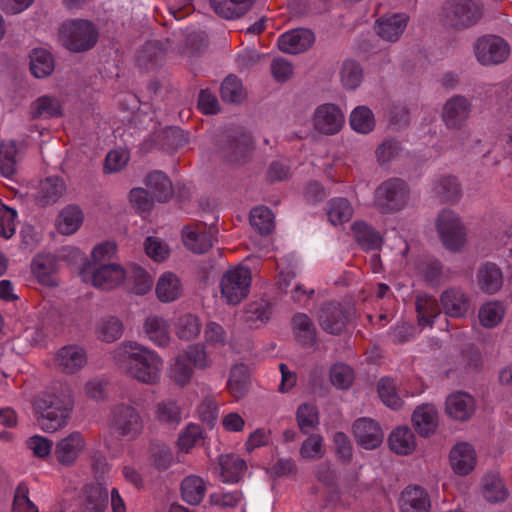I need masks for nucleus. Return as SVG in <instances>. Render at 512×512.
<instances>
[{
    "label": "nucleus",
    "mask_w": 512,
    "mask_h": 512,
    "mask_svg": "<svg viewBox=\"0 0 512 512\" xmlns=\"http://www.w3.org/2000/svg\"><path fill=\"white\" fill-rule=\"evenodd\" d=\"M114 359L137 381L154 385L160 381L163 360L160 355L137 342H122L114 351Z\"/></svg>",
    "instance_id": "1"
},
{
    "label": "nucleus",
    "mask_w": 512,
    "mask_h": 512,
    "mask_svg": "<svg viewBox=\"0 0 512 512\" xmlns=\"http://www.w3.org/2000/svg\"><path fill=\"white\" fill-rule=\"evenodd\" d=\"M73 405L72 392L67 385L39 394L33 402L39 427L48 433L64 428L68 423Z\"/></svg>",
    "instance_id": "2"
},
{
    "label": "nucleus",
    "mask_w": 512,
    "mask_h": 512,
    "mask_svg": "<svg viewBox=\"0 0 512 512\" xmlns=\"http://www.w3.org/2000/svg\"><path fill=\"white\" fill-rule=\"evenodd\" d=\"M99 37L94 23L85 19L70 20L62 24L60 39L63 45L72 52H84L92 49Z\"/></svg>",
    "instance_id": "3"
},
{
    "label": "nucleus",
    "mask_w": 512,
    "mask_h": 512,
    "mask_svg": "<svg viewBox=\"0 0 512 512\" xmlns=\"http://www.w3.org/2000/svg\"><path fill=\"white\" fill-rule=\"evenodd\" d=\"M409 198L407 183L400 178H390L376 188L374 205L382 213H395L407 206Z\"/></svg>",
    "instance_id": "4"
},
{
    "label": "nucleus",
    "mask_w": 512,
    "mask_h": 512,
    "mask_svg": "<svg viewBox=\"0 0 512 512\" xmlns=\"http://www.w3.org/2000/svg\"><path fill=\"white\" fill-rule=\"evenodd\" d=\"M109 427L117 435L135 440L140 437L145 428L141 413L132 405L118 404L110 413Z\"/></svg>",
    "instance_id": "5"
},
{
    "label": "nucleus",
    "mask_w": 512,
    "mask_h": 512,
    "mask_svg": "<svg viewBox=\"0 0 512 512\" xmlns=\"http://www.w3.org/2000/svg\"><path fill=\"white\" fill-rule=\"evenodd\" d=\"M251 271L247 267H236L225 272L220 281L222 298L229 305H237L250 291Z\"/></svg>",
    "instance_id": "6"
},
{
    "label": "nucleus",
    "mask_w": 512,
    "mask_h": 512,
    "mask_svg": "<svg viewBox=\"0 0 512 512\" xmlns=\"http://www.w3.org/2000/svg\"><path fill=\"white\" fill-rule=\"evenodd\" d=\"M482 17V5L478 0H453L444 7L445 23L454 28L474 25Z\"/></svg>",
    "instance_id": "7"
},
{
    "label": "nucleus",
    "mask_w": 512,
    "mask_h": 512,
    "mask_svg": "<svg viewBox=\"0 0 512 512\" xmlns=\"http://www.w3.org/2000/svg\"><path fill=\"white\" fill-rule=\"evenodd\" d=\"M80 275L84 282L103 290L118 287L127 277L126 271L116 263L99 265L97 268L88 265L81 270Z\"/></svg>",
    "instance_id": "8"
},
{
    "label": "nucleus",
    "mask_w": 512,
    "mask_h": 512,
    "mask_svg": "<svg viewBox=\"0 0 512 512\" xmlns=\"http://www.w3.org/2000/svg\"><path fill=\"white\" fill-rule=\"evenodd\" d=\"M436 228L443 245L448 250L458 251L465 244V227L455 212L443 210L437 218Z\"/></svg>",
    "instance_id": "9"
},
{
    "label": "nucleus",
    "mask_w": 512,
    "mask_h": 512,
    "mask_svg": "<svg viewBox=\"0 0 512 512\" xmlns=\"http://www.w3.org/2000/svg\"><path fill=\"white\" fill-rule=\"evenodd\" d=\"M477 60L482 65H493L504 62L510 52L507 42L499 36H484L474 46Z\"/></svg>",
    "instance_id": "10"
},
{
    "label": "nucleus",
    "mask_w": 512,
    "mask_h": 512,
    "mask_svg": "<svg viewBox=\"0 0 512 512\" xmlns=\"http://www.w3.org/2000/svg\"><path fill=\"white\" fill-rule=\"evenodd\" d=\"M314 129L324 135H334L340 132L345 123V115L339 106L333 103L319 105L313 114Z\"/></svg>",
    "instance_id": "11"
},
{
    "label": "nucleus",
    "mask_w": 512,
    "mask_h": 512,
    "mask_svg": "<svg viewBox=\"0 0 512 512\" xmlns=\"http://www.w3.org/2000/svg\"><path fill=\"white\" fill-rule=\"evenodd\" d=\"M471 102L464 96L449 98L442 109V120L448 129H461L470 117Z\"/></svg>",
    "instance_id": "12"
},
{
    "label": "nucleus",
    "mask_w": 512,
    "mask_h": 512,
    "mask_svg": "<svg viewBox=\"0 0 512 512\" xmlns=\"http://www.w3.org/2000/svg\"><path fill=\"white\" fill-rule=\"evenodd\" d=\"M440 303L448 317L463 318L470 310L471 298L461 287H450L441 293Z\"/></svg>",
    "instance_id": "13"
},
{
    "label": "nucleus",
    "mask_w": 512,
    "mask_h": 512,
    "mask_svg": "<svg viewBox=\"0 0 512 512\" xmlns=\"http://www.w3.org/2000/svg\"><path fill=\"white\" fill-rule=\"evenodd\" d=\"M183 243L194 253L207 252L213 245L214 234L211 228L207 229L203 223L188 225L183 229Z\"/></svg>",
    "instance_id": "14"
},
{
    "label": "nucleus",
    "mask_w": 512,
    "mask_h": 512,
    "mask_svg": "<svg viewBox=\"0 0 512 512\" xmlns=\"http://www.w3.org/2000/svg\"><path fill=\"white\" fill-rule=\"evenodd\" d=\"M357 443L367 450L376 449L383 441L384 434L377 422L369 418H360L353 425Z\"/></svg>",
    "instance_id": "15"
},
{
    "label": "nucleus",
    "mask_w": 512,
    "mask_h": 512,
    "mask_svg": "<svg viewBox=\"0 0 512 512\" xmlns=\"http://www.w3.org/2000/svg\"><path fill=\"white\" fill-rule=\"evenodd\" d=\"M86 446L84 437L80 432H72L67 437L58 441L55 447V457L64 466H71Z\"/></svg>",
    "instance_id": "16"
},
{
    "label": "nucleus",
    "mask_w": 512,
    "mask_h": 512,
    "mask_svg": "<svg viewBox=\"0 0 512 512\" xmlns=\"http://www.w3.org/2000/svg\"><path fill=\"white\" fill-rule=\"evenodd\" d=\"M314 34L308 29H294L283 33L277 40L278 48L287 54H299L314 43Z\"/></svg>",
    "instance_id": "17"
},
{
    "label": "nucleus",
    "mask_w": 512,
    "mask_h": 512,
    "mask_svg": "<svg viewBox=\"0 0 512 512\" xmlns=\"http://www.w3.org/2000/svg\"><path fill=\"white\" fill-rule=\"evenodd\" d=\"M347 321V313L338 303L325 304L319 311V325L329 334H340L344 330Z\"/></svg>",
    "instance_id": "18"
},
{
    "label": "nucleus",
    "mask_w": 512,
    "mask_h": 512,
    "mask_svg": "<svg viewBox=\"0 0 512 512\" xmlns=\"http://www.w3.org/2000/svg\"><path fill=\"white\" fill-rule=\"evenodd\" d=\"M55 363L65 374H74L87 363L86 351L78 345H66L56 354Z\"/></svg>",
    "instance_id": "19"
},
{
    "label": "nucleus",
    "mask_w": 512,
    "mask_h": 512,
    "mask_svg": "<svg viewBox=\"0 0 512 512\" xmlns=\"http://www.w3.org/2000/svg\"><path fill=\"white\" fill-rule=\"evenodd\" d=\"M475 407L474 398L464 392L450 394L445 402L446 414L450 418L461 422H465L472 417Z\"/></svg>",
    "instance_id": "20"
},
{
    "label": "nucleus",
    "mask_w": 512,
    "mask_h": 512,
    "mask_svg": "<svg viewBox=\"0 0 512 512\" xmlns=\"http://www.w3.org/2000/svg\"><path fill=\"white\" fill-rule=\"evenodd\" d=\"M109 494L106 487L99 483L87 484L83 488L81 511L105 512L108 507Z\"/></svg>",
    "instance_id": "21"
},
{
    "label": "nucleus",
    "mask_w": 512,
    "mask_h": 512,
    "mask_svg": "<svg viewBox=\"0 0 512 512\" xmlns=\"http://www.w3.org/2000/svg\"><path fill=\"white\" fill-rule=\"evenodd\" d=\"M450 464L456 474L468 475L476 465L474 448L465 442L456 444L450 451Z\"/></svg>",
    "instance_id": "22"
},
{
    "label": "nucleus",
    "mask_w": 512,
    "mask_h": 512,
    "mask_svg": "<svg viewBox=\"0 0 512 512\" xmlns=\"http://www.w3.org/2000/svg\"><path fill=\"white\" fill-rule=\"evenodd\" d=\"M146 337L156 346L166 347L171 340L170 325L166 319L158 315H149L143 323Z\"/></svg>",
    "instance_id": "23"
},
{
    "label": "nucleus",
    "mask_w": 512,
    "mask_h": 512,
    "mask_svg": "<svg viewBox=\"0 0 512 512\" xmlns=\"http://www.w3.org/2000/svg\"><path fill=\"white\" fill-rule=\"evenodd\" d=\"M415 308L418 325L423 328L432 327L436 318L441 314V308L437 299L425 293L417 294Z\"/></svg>",
    "instance_id": "24"
},
{
    "label": "nucleus",
    "mask_w": 512,
    "mask_h": 512,
    "mask_svg": "<svg viewBox=\"0 0 512 512\" xmlns=\"http://www.w3.org/2000/svg\"><path fill=\"white\" fill-rule=\"evenodd\" d=\"M412 422L416 431L423 437L433 434L438 426V412L432 404L418 406L412 415Z\"/></svg>",
    "instance_id": "25"
},
{
    "label": "nucleus",
    "mask_w": 512,
    "mask_h": 512,
    "mask_svg": "<svg viewBox=\"0 0 512 512\" xmlns=\"http://www.w3.org/2000/svg\"><path fill=\"white\" fill-rule=\"evenodd\" d=\"M219 477L224 483H237L244 475L246 462L236 454H224L218 457Z\"/></svg>",
    "instance_id": "26"
},
{
    "label": "nucleus",
    "mask_w": 512,
    "mask_h": 512,
    "mask_svg": "<svg viewBox=\"0 0 512 512\" xmlns=\"http://www.w3.org/2000/svg\"><path fill=\"white\" fill-rule=\"evenodd\" d=\"M431 507L427 492L419 486H408L402 493L401 512H429Z\"/></svg>",
    "instance_id": "27"
},
{
    "label": "nucleus",
    "mask_w": 512,
    "mask_h": 512,
    "mask_svg": "<svg viewBox=\"0 0 512 512\" xmlns=\"http://www.w3.org/2000/svg\"><path fill=\"white\" fill-rule=\"evenodd\" d=\"M481 494L490 503L505 501L509 496L508 488L498 473H487L481 480Z\"/></svg>",
    "instance_id": "28"
},
{
    "label": "nucleus",
    "mask_w": 512,
    "mask_h": 512,
    "mask_svg": "<svg viewBox=\"0 0 512 512\" xmlns=\"http://www.w3.org/2000/svg\"><path fill=\"white\" fill-rule=\"evenodd\" d=\"M65 191L66 185L62 178L47 177L39 184L36 201L41 206L53 204L63 196Z\"/></svg>",
    "instance_id": "29"
},
{
    "label": "nucleus",
    "mask_w": 512,
    "mask_h": 512,
    "mask_svg": "<svg viewBox=\"0 0 512 512\" xmlns=\"http://www.w3.org/2000/svg\"><path fill=\"white\" fill-rule=\"evenodd\" d=\"M407 21L408 17L405 14L384 16L377 21V33L384 40L390 42L397 41L404 32Z\"/></svg>",
    "instance_id": "30"
},
{
    "label": "nucleus",
    "mask_w": 512,
    "mask_h": 512,
    "mask_svg": "<svg viewBox=\"0 0 512 512\" xmlns=\"http://www.w3.org/2000/svg\"><path fill=\"white\" fill-rule=\"evenodd\" d=\"M253 150L252 138L249 134L241 133L229 140L223 147V155L227 161L238 163L245 160Z\"/></svg>",
    "instance_id": "31"
},
{
    "label": "nucleus",
    "mask_w": 512,
    "mask_h": 512,
    "mask_svg": "<svg viewBox=\"0 0 512 512\" xmlns=\"http://www.w3.org/2000/svg\"><path fill=\"white\" fill-rule=\"evenodd\" d=\"M254 0H210L214 12L225 19H236L245 15Z\"/></svg>",
    "instance_id": "32"
},
{
    "label": "nucleus",
    "mask_w": 512,
    "mask_h": 512,
    "mask_svg": "<svg viewBox=\"0 0 512 512\" xmlns=\"http://www.w3.org/2000/svg\"><path fill=\"white\" fill-rule=\"evenodd\" d=\"M390 449L398 455H409L416 449V437L408 427L395 428L388 439Z\"/></svg>",
    "instance_id": "33"
},
{
    "label": "nucleus",
    "mask_w": 512,
    "mask_h": 512,
    "mask_svg": "<svg viewBox=\"0 0 512 512\" xmlns=\"http://www.w3.org/2000/svg\"><path fill=\"white\" fill-rule=\"evenodd\" d=\"M477 282L483 292L494 294L502 287V272L496 264L485 263L478 270Z\"/></svg>",
    "instance_id": "34"
},
{
    "label": "nucleus",
    "mask_w": 512,
    "mask_h": 512,
    "mask_svg": "<svg viewBox=\"0 0 512 512\" xmlns=\"http://www.w3.org/2000/svg\"><path fill=\"white\" fill-rule=\"evenodd\" d=\"M145 185L150 192L151 198L165 202L173 194L172 183L169 178L161 171H154L145 178Z\"/></svg>",
    "instance_id": "35"
},
{
    "label": "nucleus",
    "mask_w": 512,
    "mask_h": 512,
    "mask_svg": "<svg viewBox=\"0 0 512 512\" xmlns=\"http://www.w3.org/2000/svg\"><path fill=\"white\" fill-rule=\"evenodd\" d=\"M181 294L182 284L174 273L166 272L159 278L156 285V295L161 302H173L177 300Z\"/></svg>",
    "instance_id": "36"
},
{
    "label": "nucleus",
    "mask_w": 512,
    "mask_h": 512,
    "mask_svg": "<svg viewBox=\"0 0 512 512\" xmlns=\"http://www.w3.org/2000/svg\"><path fill=\"white\" fill-rule=\"evenodd\" d=\"M206 490V482L198 475H189L181 482L182 499L190 505H198L203 500Z\"/></svg>",
    "instance_id": "37"
},
{
    "label": "nucleus",
    "mask_w": 512,
    "mask_h": 512,
    "mask_svg": "<svg viewBox=\"0 0 512 512\" xmlns=\"http://www.w3.org/2000/svg\"><path fill=\"white\" fill-rule=\"evenodd\" d=\"M83 212L76 205H68L59 214L57 228L63 235L74 234L83 223Z\"/></svg>",
    "instance_id": "38"
},
{
    "label": "nucleus",
    "mask_w": 512,
    "mask_h": 512,
    "mask_svg": "<svg viewBox=\"0 0 512 512\" xmlns=\"http://www.w3.org/2000/svg\"><path fill=\"white\" fill-rule=\"evenodd\" d=\"M293 333L297 341L303 345H313L316 341V328L310 317L298 313L292 318Z\"/></svg>",
    "instance_id": "39"
},
{
    "label": "nucleus",
    "mask_w": 512,
    "mask_h": 512,
    "mask_svg": "<svg viewBox=\"0 0 512 512\" xmlns=\"http://www.w3.org/2000/svg\"><path fill=\"white\" fill-rule=\"evenodd\" d=\"M351 229L356 241L363 249L376 250L381 246V236L365 222L356 221L352 224Z\"/></svg>",
    "instance_id": "40"
},
{
    "label": "nucleus",
    "mask_w": 512,
    "mask_h": 512,
    "mask_svg": "<svg viewBox=\"0 0 512 512\" xmlns=\"http://www.w3.org/2000/svg\"><path fill=\"white\" fill-rule=\"evenodd\" d=\"M123 323L115 316L100 319L95 327V334L101 341L111 343L118 340L123 334Z\"/></svg>",
    "instance_id": "41"
},
{
    "label": "nucleus",
    "mask_w": 512,
    "mask_h": 512,
    "mask_svg": "<svg viewBox=\"0 0 512 512\" xmlns=\"http://www.w3.org/2000/svg\"><path fill=\"white\" fill-rule=\"evenodd\" d=\"M54 59L45 49H34L30 55V70L36 78H45L54 71Z\"/></svg>",
    "instance_id": "42"
},
{
    "label": "nucleus",
    "mask_w": 512,
    "mask_h": 512,
    "mask_svg": "<svg viewBox=\"0 0 512 512\" xmlns=\"http://www.w3.org/2000/svg\"><path fill=\"white\" fill-rule=\"evenodd\" d=\"M248 379L249 369L245 364H236L231 368L227 389L235 399H240L244 396L247 390Z\"/></svg>",
    "instance_id": "43"
},
{
    "label": "nucleus",
    "mask_w": 512,
    "mask_h": 512,
    "mask_svg": "<svg viewBox=\"0 0 512 512\" xmlns=\"http://www.w3.org/2000/svg\"><path fill=\"white\" fill-rule=\"evenodd\" d=\"M505 308L499 301H488L478 311L480 324L485 328L497 327L503 320Z\"/></svg>",
    "instance_id": "44"
},
{
    "label": "nucleus",
    "mask_w": 512,
    "mask_h": 512,
    "mask_svg": "<svg viewBox=\"0 0 512 512\" xmlns=\"http://www.w3.org/2000/svg\"><path fill=\"white\" fill-rule=\"evenodd\" d=\"M354 213L350 202L345 198H334L327 207L328 219L332 225H341L350 221Z\"/></svg>",
    "instance_id": "45"
},
{
    "label": "nucleus",
    "mask_w": 512,
    "mask_h": 512,
    "mask_svg": "<svg viewBox=\"0 0 512 512\" xmlns=\"http://www.w3.org/2000/svg\"><path fill=\"white\" fill-rule=\"evenodd\" d=\"M33 118H52L61 115V105L57 98L42 96L36 99L31 106Z\"/></svg>",
    "instance_id": "46"
},
{
    "label": "nucleus",
    "mask_w": 512,
    "mask_h": 512,
    "mask_svg": "<svg viewBox=\"0 0 512 512\" xmlns=\"http://www.w3.org/2000/svg\"><path fill=\"white\" fill-rule=\"evenodd\" d=\"M200 332V320L197 316L192 314L180 316L175 324V333L177 337L184 341H190L197 338Z\"/></svg>",
    "instance_id": "47"
},
{
    "label": "nucleus",
    "mask_w": 512,
    "mask_h": 512,
    "mask_svg": "<svg viewBox=\"0 0 512 512\" xmlns=\"http://www.w3.org/2000/svg\"><path fill=\"white\" fill-rule=\"evenodd\" d=\"M340 80L347 90H354L359 87L363 80V70L360 64L352 59L345 60L340 69Z\"/></svg>",
    "instance_id": "48"
},
{
    "label": "nucleus",
    "mask_w": 512,
    "mask_h": 512,
    "mask_svg": "<svg viewBox=\"0 0 512 512\" xmlns=\"http://www.w3.org/2000/svg\"><path fill=\"white\" fill-rule=\"evenodd\" d=\"M434 192L443 202H455L461 196L460 184L452 176L441 177L434 185Z\"/></svg>",
    "instance_id": "49"
},
{
    "label": "nucleus",
    "mask_w": 512,
    "mask_h": 512,
    "mask_svg": "<svg viewBox=\"0 0 512 512\" xmlns=\"http://www.w3.org/2000/svg\"><path fill=\"white\" fill-rule=\"evenodd\" d=\"M351 128L362 134L371 132L375 127L373 112L366 106L356 107L350 115Z\"/></svg>",
    "instance_id": "50"
},
{
    "label": "nucleus",
    "mask_w": 512,
    "mask_h": 512,
    "mask_svg": "<svg viewBox=\"0 0 512 512\" xmlns=\"http://www.w3.org/2000/svg\"><path fill=\"white\" fill-rule=\"evenodd\" d=\"M220 93L223 101L229 103H240L246 97L242 82L235 75H229L223 80Z\"/></svg>",
    "instance_id": "51"
},
{
    "label": "nucleus",
    "mask_w": 512,
    "mask_h": 512,
    "mask_svg": "<svg viewBox=\"0 0 512 512\" xmlns=\"http://www.w3.org/2000/svg\"><path fill=\"white\" fill-rule=\"evenodd\" d=\"M193 368L186 361L183 355L175 357L174 362L169 368V377L177 385L183 387L187 385L192 378Z\"/></svg>",
    "instance_id": "52"
},
{
    "label": "nucleus",
    "mask_w": 512,
    "mask_h": 512,
    "mask_svg": "<svg viewBox=\"0 0 512 512\" xmlns=\"http://www.w3.org/2000/svg\"><path fill=\"white\" fill-rule=\"evenodd\" d=\"M250 223L260 234H269L274 227V215L267 207H256L250 213Z\"/></svg>",
    "instance_id": "53"
},
{
    "label": "nucleus",
    "mask_w": 512,
    "mask_h": 512,
    "mask_svg": "<svg viewBox=\"0 0 512 512\" xmlns=\"http://www.w3.org/2000/svg\"><path fill=\"white\" fill-rule=\"evenodd\" d=\"M297 423L302 433L308 434L319 424L317 409L311 404H302L299 406L296 414Z\"/></svg>",
    "instance_id": "54"
},
{
    "label": "nucleus",
    "mask_w": 512,
    "mask_h": 512,
    "mask_svg": "<svg viewBox=\"0 0 512 512\" xmlns=\"http://www.w3.org/2000/svg\"><path fill=\"white\" fill-rule=\"evenodd\" d=\"M378 394L382 402L392 408L399 409L402 399L396 392L395 382L390 378H382L378 383Z\"/></svg>",
    "instance_id": "55"
},
{
    "label": "nucleus",
    "mask_w": 512,
    "mask_h": 512,
    "mask_svg": "<svg viewBox=\"0 0 512 512\" xmlns=\"http://www.w3.org/2000/svg\"><path fill=\"white\" fill-rule=\"evenodd\" d=\"M188 363H191L194 368L199 370H205L212 364L209 358L206 348L202 344L189 345L184 354H182Z\"/></svg>",
    "instance_id": "56"
},
{
    "label": "nucleus",
    "mask_w": 512,
    "mask_h": 512,
    "mask_svg": "<svg viewBox=\"0 0 512 512\" xmlns=\"http://www.w3.org/2000/svg\"><path fill=\"white\" fill-rule=\"evenodd\" d=\"M17 149L14 142L2 143L0 145V172L6 176H11L16 171Z\"/></svg>",
    "instance_id": "57"
},
{
    "label": "nucleus",
    "mask_w": 512,
    "mask_h": 512,
    "mask_svg": "<svg viewBox=\"0 0 512 512\" xmlns=\"http://www.w3.org/2000/svg\"><path fill=\"white\" fill-rule=\"evenodd\" d=\"M332 384L339 389H348L354 380V373L350 366L339 363L330 370Z\"/></svg>",
    "instance_id": "58"
},
{
    "label": "nucleus",
    "mask_w": 512,
    "mask_h": 512,
    "mask_svg": "<svg viewBox=\"0 0 512 512\" xmlns=\"http://www.w3.org/2000/svg\"><path fill=\"white\" fill-rule=\"evenodd\" d=\"M202 438V429L199 425L189 424L179 435L177 445L178 448L188 453L195 444Z\"/></svg>",
    "instance_id": "59"
},
{
    "label": "nucleus",
    "mask_w": 512,
    "mask_h": 512,
    "mask_svg": "<svg viewBox=\"0 0 512 512\" xmlns=\"http://www.w3.org/2000/svg\"><path fill=\"white\" fill-rule=\"evenodd\" d=\"M323 437L319 434H313L308 437L300 448V455L304 459H319L324 456Z\"/></svg>",
    "instance_id": "60"
},
{
    "label": "nucleus",
    "mask_w": 512,
    "mask_h": 512,
    "mask_svg": "<svg viewBox=\"0 0 512 512\" xmlns=\"http://www.w3.org/2000/svg\"><path fill=\"white\" fill-rule=\"evenodd\" d=\"M31 269L37 279L43 284H51L53 272L52 260L47 256L38 255L34 257Z\"/></svg>",
    "instance_id": "61"
},
{
    "label": "nucleus",
    "mask_w": 512,
    "mask_h": 512,
    "mask_svg": "<svg viewBox=\"0 0 512 512\" xmlns=\"http://www.w3.org/2000/svg\"><path fill=\"white\" fill-rule=\"evenodd\" d=\"M29 489L24 483H20L14 494L12 512H39L37 506L29 499Z\"/></svg>",
    "instance_id": "62"
},
{
    "label": "nucleus",
    "mask_w": 512,
    "mask_h": 512,
    "mask_svg": "<svg viewBox=\"0 0 512 512\" xmlns=\"http://www.w3.org/2000/svg\"><path fill=\"white\" fill-rule=\"evenodd\" d=\"M129 279L133 282L132 290L138 295H144L151 290L153 280L150 275L141 267L135 266L131 269Z\"/></svg>",
    "instance_id": "63"
},
{
    "label": "nucleus",
    "mask_w": 512,
    "mask_h": 512,
    "mask_svg": "<svg viewBox=\"0 0 512 512\" xmlns=\"http://www.w3.org/2000/svg\"><path fill=\"white\" fill-rule=\"evenodd\" d=\"M156 416L160 422L168 424H179L181 411L174 401H163L157 405Z\"/></svg>",
    "instance_id": "64"
}]
</instances>
